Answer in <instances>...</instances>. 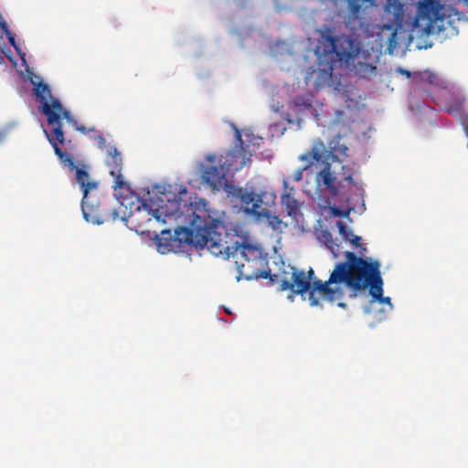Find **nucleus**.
Masks as SVG:
<instances>
[{"label": "nucleus", "instance_id": "1", "mask_svg": "<svg viewBox=\"0 0 468 468\" xmlns=\"http://www.w3.org/2000/svg\"><path fill=\"white\" fill-rule=\"evenodd\" d=\"M170 206L171 208L164 206L153 207L147 201L143 200L133 214L135 216L145 211L148 221L154 218L157 221L165 223L167 218H175L176 219L183 218V222L189 225V227L176 228L174 235L170 230H163L157 243L161 253L184 250L186 246L196 249L206 247L215 256L228 253L229 235L218 212L209 207L208 202L200 198L189 204L174 201Z\"/></svg>", "mask_w": 468, "mask_h": 468}, {"label": "nucleus", "instance_id": "2", "mask_svg": "<svg viewBox=\"0 0 468 468\" xmlns=\"http://www.w3.org/2000/svg\"><path fill=\"white\" fill-rule=\"evenodd\" d=\"M346 261L338 262L325 283L317 282L311 292L312 303L316 304L315 294L324 293L330 303L339 301L344 296L339 284L344 283L354 292L369 290L371 302L386 303L393 308L390 297L383 296V279L380 272V263L372 259H364L352 251L345 252Z\"/></svg>", "mask_w": 468, "mask_h": 468}, {"label": "nucleus", "instance_id": "3", "mask_svg": "<svg viewBox=\"0 0 468 468\" xmlns=\"http://www.w3.org/2000/svg\"><path fill=\"white\" fill-rule=\"evenodd\" d=\"M299 159L302 162L308 163V166L320 167V170L315 174L316 192L320 195L328 193L333 197L340 194V189L344 185L342 181H337V172L332 170L329 160L337 163H341V161L336 154L326 149L321 139L314 140L311 149L300 155Z\"/></svg>", "mask_w": 468, "mask_h": 468}, {"label": "nucleus", "instance_id": "4", "mask_svg": "<svg viewBox=\"0 0 468 468\" xmlns=\"http://www.w3.org/2000/svg\"><path fill=\"white\" fill-rule=\"evenodd\" d=\"M460 19L459 13L448 9L439 0H423L418 5L417 15L412 23V29L420 37L439 34L452 27V16Z\"/></svg>", "mask_w": 468, "mask_h": 468}, {"label": "nucleus", "instance_id": "5", "mask_svg": "<svg viewBox=\"0 0 468 468\" xmlns=\"http://www.w3.org/2000/svg\"><path fill=\"white\" fill-rule=\"evenodd\" d=\"M105 165L110 169V175L113 177V188L119 192L116 194L122 206H127L125 201L132 196L130 186L124 180L122 174V158L120 151L114 145H108L106 151Z\"/></svg>", "mask_w": 468, "mask_h": 468}, {"label": "nucleus", "instance_id": "6", "mask_svg": "<svg viewBox=\"0 0 468 468\" xmlns=\"http://www.w3.org/2000/svg\"><path fill=\"white\" fill-rule=\"evenodd\" d=\"M44 115L47 116L48 123L52 126L49 135L57 136L58 142L62 144L65 142L64 132L62 130V119L69 123L77 124V122L69 110H64L61 102L58 99H52V103H44Z\"/></svg>", "mask_w": 468, "mask_h": 468}, {"label": "nucleus", "instance_id": "7", "mask_svg": "<svg viewBox=\"0 0 468 468\" xmlns=\"http://www.w3.org/2000/svg\"><path fill=\"white\" fill-rule=\"evenodd\" d=\"M223 156L209 155L207 157L209 163L202 171V181L209 186L213 190L218 191L225 189L227 192L232 186L228 184L224 165H222Z\"/></svg>", "mask_w": 468, "mask_h": 468}, {"label": "nucleus", "instance_id": "8", "mask_svg": "<svg viewBox=\"0 0 468 468\" xmlns=\"http://www.w3.org/2000/svg\"><path fill=\"white\" fill-rule=\"evenodd\" d=\"M322 43L325 52L335 54L338 59H349L353 56L352 41L345 36H335L330 27H326L322 34Z\"/></svg>", "mask_w": 468, "mask_h": 468}, {"label": "nucleus", "instance_id": "9", "mask_svg": "<svg viewBox=\"0 0 468 468\" xmlns=\"http://www.w3.org/2000/svg\"><path fill=\"white\" fill-rule=\"evenodd\" d=\"M417 78L421 82L428 95L432 97L434 101L446 100L447 96L451 94L448 83L439 75L430 70L418 73Z\"/></svg>", "mask_w": 468, "mask_h": 468}, {"label": "nucleus", "instance_id": "10", "mask_svg": "<svg viewBox=\"0 0 468 468\" xmlns=\"http://www.w3.org/2000/svg\"><path fill=\"white\" fill-rule=\"evenodd\" d=\"M266 260L248 261L245 258L235 260V266L238 272L237 281L242 279L250 281L259 278L266 279L271 276V271L265 270Z\"/></svg>", "mask_w": 468, "mask_h": 468}, {"label": "nucleus", "instance_id": "11", "mask_svg": "<svg viewBox=\"0 0 468 468\" xmlns=\"http://www.w3.org/2000/svg\"><path fill=\"white\" fill-rule=\"evenodd\" d=\"M236 138L239 144L229 151L224 156V161L222 160V165H224L227 173L239 171L243 168L247 163L251 161L252 154L248 151V145H244L239 131L236 132Z\"/></svg>", "mask_w": 468, "mask_h": 468}, {"label": "nucleus", "instance_id": "12", "mask_svg": "<svg viewBox=\"0 0 468 468\" xmlns=\"http://www.w3.org/2000/svg\"><path fill=\"white\" fill-rule=\"evenodd\" d=\"M74 170H76V180L81 186L83 192L81 202L83 217L88 222H95L91 215L94 212L95 206L89 202V192L90 190L96 189L98 184L94 181L89 180L90 175L85 169L76 167Z\"/></svg>", "mask_w": 468, "mask_h": 468}, {"label": "nucleus", "instance_id": "13", "mask_svg": "<svg viewBox=\"0 0 468 468\" xmlns=\"http://www.w3.org/2000/svg\"><path fill=\"white\" fill-rule=\"evenodd\" d=\"M310 277H306L303 271H299L294 267L291 268L290 277H284L280 283L281 291L290 290L293 293L303 295L310 292Z\"/></svg>", "mask_w": 468, "mask_h": 468}, {"label": "nucleus", "instance_id": "14", "mask_svg": "<svg viewBox=\"0 0 468 468\" xmlns=\"http://www.w3.org/2000/svg\"><path fill=\"white\" fill-rule=\"evenodd\" d=\"M228 193L232 196L233 198L240 201L244 210L255 217L259 215V212L262 208V199L261 196L256 195L254 192L244 190L241 187L231 186Z\"/></svg>", "mask_w": 468, "mask_h": 468}, {"label": "nucleus", "instance_id": "15", "mask_svg": "<svg viewBox=\"0 0 468 468\" xmlns=\"http://www.w3.org/2000/svg\"><path fill=\"white\" fill-rule=\"evenodd\" d=\"M282 186L283 193L281 197L282 206L284 208L287 216L290 217L293 222L298 223L303 214L301 213L300 203L293 197L295 189L292 186H289L288 181L286 179H283Z\"/></svg>", "mask_w": 468, "mask_h": 468}, {"label": "nucleus", "instance_id": "16", "mask_svg": "<svg viewBox=\"0 0 468 468\" xmlns=\"http://www.w3.org/2000/svg\"><path fill=\"white\" fill-rule=\"evenodd\" d=\"M229 250L228 253H221L220 255L229 257L233 256L236 260L238 258H245L248 261L265 260L262 257L261 250L250 244H239L238 241L230 242L228 240Z\"/></svg>", "mask_w": 468, "mask_h": 468}, {"label": "nucleus", "instance_id": "17", "mask_svg": "<svg viewBox=\"0 0 468 468\" xmlns=\"http://www.w3.org/2000/svg\"><path fill=\"white\" fill-rule=\"evenodd\" d=\"M408 6L401 0H387L383 18L390 23L391 27H399L405 21Z\"/></svg>", "mask_w": 468, "mask_h": 468}, {"label": "nucleus", "instance_id": "18", "mask_svg": "<svg viewBox=\"0 0 468 468\" xmlns=\"http://www.w3.org/2000/svg\"><path fill=\"white\" fill-rule=\"evenodd\" d=\"M314 98L312 94L297 95L291 101V108L296 114H306L309 112L318 122L321 106L314 105Z\"/></svg>", "mask_w": 468, "mask_h": 468}, {"label": "nucleus", "instance_id": "19", "mask_svg": "<svg viewBox=\"0 0 468 468\" xmlns=\"http://www.w3.org/2000/svg\"><path fill=\"white\" fill-rule=\"evenodd\" d=\"M44 132L48 137V142L50 143V144L52 145V147L54 149L55 154L59 158L61 164L64 166H69L70 168V170L73 171L76 168V165H75V162H74L72 155H70L69 154H68L66 152H63L59 148L58 144L60 143L57 139V136L49 135L47 131H44Z\"/></svg>", "mask_w": 468, "mask_h": 468}, {"label": "nucleus", "instance_id": "20", "mask_svg": "<svg viewBox=\"0 0 468 468\" xmlns=\"http://www.w3.org/2000/svg\"><path fill=\"white\" fill-rule=\"evenodd\" d=\"M341 163H339L341 173L340 175L343 176V181L347 182L348 185L353 186L356 190H362L361 184L354 178V176L358 174V167L357 165L355 162H351L348 164H342L343 161L340 160Z\"/></svg>", "mask_w": 468, "mask_h": 468}, {"label": "nucleus", "instance_id": "21", "mask_svg": "<svg viewBox=\"0 0 468 468\" xmlns=\"http://www.w3.org/2000/svg\"><path fill=\"white\" fill-rule=\"evenodd\" d=\"M34 93L41 103V112L44 114V103H52L50 88L48 84L39 82L35 84Z\"/></svg>", "mask_w": 468, "mask_h": 468}, {"label": "nucleus", "instance_id": "22", "mask_svg": "<svg viewBox=\"0 0 468 468\" xmlns=\"http://www.w3.org/2000/svg\"><path fill=\"white\" fill-rule=\"evenodd\" d=\"M445 101V110L447 112L452 114H459L463 111L464 99L459 95H454L451 91V94L447 96L446 100H441Z\"/></svg>", "mask_w": 468, "mask_h": 468}, {"label": "nucleus", "instance_id": "23", "mask_svg": "<svg viewBox=\"0 0 468 468\" xmlns=\"http://www.w3.org/2000/svg\"><path fill=\"white\" fill-rule=\"evenodd\" d=\"M336 225H337L340 235L346 240L349 241L354 246L361 248V249H363V250H366V248H364L363 245L360 243L361 238L359 236L355 235L350 228H348L342 221H337Z\"/></svg>", "mask_w": 468, "mask_h": 468}, {"label": "nucleus", "instance_id": "24", "mask_svg": "<svg viewBox=\"0 0 468 468\" xmlns=\"http://www.w3.org/2000/svg\"><path fill=\"white\" fill-rule=\"evenodd\" d=\"M321 237L323 239L325 246L330 250L335 258H337L340 253V246L336 241L333 239L332 234L328 230H323L321 233Z\"/></svg>", "mask_w": 468, "mask_h": 468}, {"label": "nucleus", "instance_id": "25", "mask_svg": "<svg viewBox=\"0 0 468 468\" xmlns=\"http://www.w3.org/2000/svg\"><path fill=\"white\" fill-rule=\"evenodd\" d=\"M256 218H266L268 221L269 226H271L273 229H279L282 224V220L279 218L278 216L273 215L271 210H269L266 207H262L261 211L259 212V215L256 216Z\"/></svg>", "mask_w": 468, "mask_h": 468}, {"label": "nucleus", "instance_id": "26", "mask_svg": "<svg viewBox=\"0 0 468 468\" xmlns=\"http://www.w3.org/2000/svg\"><path fill=\"white\" fill-rule=\"evenodd\" d=\"M306 277H310V287H311V290L310 292L313 291L314 287V283L317 282H321L322 283H325L327 281L325 282H323L321 280H315V277H314V271L313 269H310L308 271V272L306 273ZM315 299L317 301V303L316 304H313L312 303V299H311V292H309V302H310V304L312 306H317L319 304V301L320 300H324V301H327V302H330L328 299L325 298V296L324 295V293H320V292H317L315 294Z\"/></svg>", "mask_w": 468, "mask_h": 468}, {"label": "nucleus", "instance_id": "27", "mask_svg": "<svg viewBox=\"0 0 468 468\" xmlns=\"http://www.w3.org/2000/svg\"><path fill=\"white\" fill-rule=\"evenodd\" d=\"M376 0H347L348 10L350 15L357 18L361 12V3H368L370 5H374Z\"/></svg>", "mask_w": 468, "mask_h": 468}, {"label": "nucleus", "instance_id": "28", "mask_svg": "<svg viewBox=\"0 0 468 468\" xmlns=\"http://www.w3.org/2000/svg\"><path fill=\"white\" fill-rule=\"evenodd\" d=\"M386 21L388 23L387 27L390 28V29H394V31L391 33V35L389 36L388 40V50L391 54L393 52V50L398 47L397 30L399 28H401L403 27V25H401L398 27H391L390 23L388 20H386ZM402 24H404V22Z\"/></svg>", "mask_w": 468, "mask_h": 468}, {"label": "nucleus", "instance_id": "29", "mask_svg": "<svg viewBox=\"0 0 468 468\" xmlns=\"http://www.w3.org/2000/svg\"><path fill=\"white\" fill-rule=\"evenodd\" d=\"M1 29L5 34L9 44L16 49L18 50V48L16 43L15 36L12 34V32L8 29L7 24L5 22L1 23Z\"/></svg>", "mask_w": 468, "mask_h": 468}, {"label": "nucleus", "instance_id": "30", "mask_svg": "<svg viewBox=\"0 0 468 468\" xmlns=\"http://www.w3.org/2000/svg\"><path fill=\"white\" fill-rule=\"evenodd\" d=\"M313 169V166H308V163H305V165L303 168L297 169L292 176V180L295 182H300L303 180V171Z\"/></svg>", "mask_w": 468, "mask_h": 468}, {"label": "nucleus", "instance_id": "31", "mask_svg": "<svg viewBox=\"0 0 468 468\" xmlns=\"http://www.w3.org/2000/svg\"><path fill=\"white\" fill-rule=\"evenodd\" d=\"M95 140L97 141L98 145L101 149H103L104 147L107 149L108 145H106V140L102 134L97 135L95 137Z\"/></svg>", "mask_w": 468, "mask_h": 468}, {"label": "nucleus", "instance_id": "32", "mask_svg": "<svg viewBox=\"0 0 468 468\" xmlns=\"http://www.w3.org/2000/svg\"><path fill=\"white\" fill-rule=\"evenodd\" d=\"M74 125L76 126L77 131L80 132L83 134H86V133H90V132H95V128L94 127L87 128V127H85L83 125L79 126L78 123L74 124Z\"/></svg>", "mask_w": 468, "mask_h": 468}, {"label": "nucleus", "instance_id": "33", "mask_svg": "<svg viewBox=\"0 0 468 468\" xmlns=\"http://www.w3.org/2000/svg\"><path fill=\"white\" fill-rule=\"evenodd\" d=\"M332 214L335 217H346L348 212H346L338 207H332Z\"/></svg>", "mask_w": 468, "mask_h": 468}, {"label": "nucleus", "instance_id": "34", "mask_svg": "<svg viewBox=\"0 0 468 468\" xmlns=\"http://www.w3.org/2000/svg\"><path fill=\"white\" fill-rule=\"evenodd\" d=\"M399 71L405 75L407 78H410L411 77V72L409 71L408 69H399Z\"/></svg>", "mask_w": 468, "mask_h": 468}, {"label": "nucleus", "instance_id": "35", "mask_svg": "<svg viewBox=\"0 0 468 468\" xmlns=\"http://www.w3.org/2000/svg\"><path fill=\"white\" fill-rule=\"evenodd\" d=\"M338 151L343 154L345 156H347V151H348V148L345 145H343L342 147H340L338 149Z\"/></svg>", "mask_w": 468, "mask_h": 468}, {"label": "nucleus", "instance_id": "36", "mask_svg": "<svg viewBox=\"0 0 468 468\" xmlns=\"http://www.w3.org/2000/svg\"><path fill=\"white\" fill-rule=\"evenodd\" d=\"M365 68L367 72H372L376 68L369 64H365Z\"/></svg>", "mask_w": 468, "mask_h": 468}, {"label": "nucleus", "instance_id": "37", "mask_svg": "<svg viewBox=\"0 0 468 468\" xmlns=\"http://www.w3.org/2000/svg\"><path fill=\"white\" fill-rule=\"evenodd\" d=\"M337 305H338L339 307H345V306H346V303L339 302V303H337Z\"/></svg>", "mask_w": 468, "mask_h": 468}, {"label": "nucleus", "instance_id": "38", "mask_svg": "<svg viewBox=\"0 0 468 468\" xmlns=\"http://www.w3.org/2000/svg\"><path fill=\"white\" fill-rule=\"evenodd\" d=\"M5 62L4 57L0 55V64H3Z\"/></svg>", "mask_w": 468, "mask_h": 468}, {"label": "nucleus", "instance_id": "39", "mask_svg": "<svg viewBox=\"0 0 468 468\" xmlns=\"http://www.w3.org/2000/svg\"><path fill=\"white\" fill-rule=\"evenodd\" d=\"M464 3L468 4V0H463Z\"/></svg>", "mask_w": 468, "mask_h": 468}]
</instances>
